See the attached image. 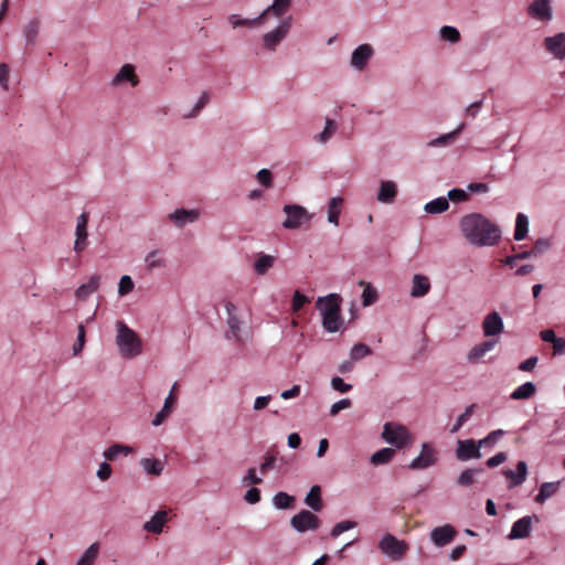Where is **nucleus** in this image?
<instances>
[{"label": "nucleus", "instance_id": "nucleus-54", "mask_svg": "<svg viewBox=\"0 0 565 565\" xmlns=\"http://www.w3.org/2000/svg\"><path fill=\"white\" fill-rule=\"evenodd\" d=\"M85 339H86V331L83 324L78 326V334H77V341L73 345V353L74 355H77L82 352L84 345H85Z\"/></svg>", "mask_w": 565, "mask_h": 565}, {"label": "nucleus", "instance_id": "nucleus-10", "mask_svg": "<svg viewBox=\"0 0 565 565\" xmlns=\"http://www.w3.org/2000/svg\"><path fill=\"white\" fill-rule=\"evenodd\" d=\"M481 447L478 440L475 439H465L458 440L456 457L460 461H467L470 459H479L481 458Z\"/></svg>", "mask_w": 565, "mask_h": 565}, {"label": "nucleus", "instance_id": "nucleus-23", "mask_svg": "<svg viewBox=\"0 0 565 565\" xmlns=\"http://www.w3.org/2000/svg\"><path fill=\"white\" fill-rule=\"evenodd\" d=\"M497 344V340H487L476 344L468 353L467 359L470 363L479 362Z\"/></svg>", "mask_w": 565, "mask_h": 565}, {"label": "nucleus", "instance_id": "nucleus-18", "mask_svg": "<svg viewBox=\"0 0 565 565\" xmlns=\"http://www.w3.org/2000/svg\"><path fill=\"white\" fill-rule=\"evenodd\" d=\"M373 54V49L369 44L358 46L351 57V65L356 70H363Z\"/></svg>", "mask_w": 565, "mask_h": 565}, {"label": "nucleus", "instance_id": "nucleus-48", "mask_svg": "<svg viewBox=\"0 0 565 565\" xmlns=\"http://www.w3.org/2000/svg\"><path fill=\"white\" fill-rule=\"evenodd\" d=\"M475 407L476 405L471 404L465 409V412L461 415L458 416L456 424L450 429L451 434L457 433L470 419V417L473 414Z\"/></svg>", "mask_w": 565, "mask_h": 565}, {"label": "nucleus", "instance_id": "nucleus-52", "mask_svg": "<svg viewBox=\"0 0 565 565\" xmlns=\"http://www.w3.org/2000/svg\"><path fill=\"white\" fill-rule=\"evenodd\" d=\"M356 526V523L354 521H342V522H339L337 523L332 531H331V536L332 537H338L339 535H341L343 532L345 531H349L353 527Z\"/></svg>", "mask_w": 565, "mask_h": 565}, {"label": "nucleus", "instance_id": "nucleus-41", "mask_svg": "<svg viewBox=\"0 0 565 565\" xmlns=\"http://www.w3.org/2000/svg\"><path fill=\"white\" fill-rule=\"evenodd\" d=\"M99 554V543H93L82 555L76 565H93Z\"/></svg>", "mask_w": 565, "mask_h": 565}, {"label": "nucleus", "instance_id": "nucleus-55", "mask_svg": "<svg viewBox=\"0 0 565 565\" xmlns=\"http://www.w3.org/2000/svg\"><path fill=\"white\" fill-rule=\"evenodd\" d=\"M134 286H135L134 281L129 276H127V275L122 276L120 278L119 287H118L119 295L125 296V295L131 292L134 289Z\"/></svg>", "mask_w": 565, "mask_h": 565}, {"label": "nucleus", "instance_id": "nucleus-29", "mask_svg": "<svg viewBox=\"0 0 565 565\" xmlns=\"http://www.w3.org/2000/svg\"><path fill=\"white\" fill-rule=\"evenodd\" d=\"M145 263L148 271H152L157 268H163L167 266V259L161 255L160 250L158 249L150 252L146 256Z\"/></svg>", "mask_w": 565, "mask_h": 565}, {"label": "nucleus", "instance_id": "nucleus-53", "mask_svg": "<svg viewBox=\"0 0 565 565\" xmlns=\"http://www.w3.org/2000/svg\"><path fill=\"white\" fill-rule=\"evenodd\" d=\"M308 302L309 298L302 295L299 290H296L291 301V309L294 312H297Z\"/></svg>", "mask_w": 565, "mask_h": 565}, {"label": "nucleus", "instance_id": "nucleus-31", "mask_svg": "<svg viewBox=\"0 0 565 565\" xmlns=\"http://www.w3.org/2000/svg\"><path fill=\"white\" fill-rule=\"evenodd\" d=\"M305 502L316 512L321 511L323 508L321 500V488L319 486H313L308 492Z\"/></svg>", "mask_w": 565, "mask_h": 565}, {"label": "nucleus", "instance_id": "nucleus-5", "mask_svg": "<svg viewBox=\"0 0 565 565\" xmlns=\"http://www.w3.org/2000/svg\"><path fill=\"white\" fill-rule=\"evenodd\" d=\"M383 439L397 448L405 447L409 440V434L405 426L386 423L382 433Z\"/></svg>", "mask_w": 565, "mask_h": 565}, {"label": "nucleus", "instance_id": "nucleus-7", "mask_svg": "<svg viewBox=\"0 0 565 565\" xmlns=\"http://www.w3.org/2000/svg\"><path fill=\"white\" fill-rule=\"evenodd\" d=\"M292 23V18H285L280 24L273 31L263 36L264 47L275 51L276 46L288 35Z\"/></svg>", "mask_w": 565, "mask_h": 565}, {"label": "nucleus", "instance_id": "nucleus-26", "mask_svg": "<svg viewBox=\"0 0 565 565\" xmlns=\"http://www.w3.org/2000/svg\"><path fill=\"white\" fill-rule=\"evenodd\" d=\"M430 290V281L428 279V277L424 276V275H415L413 277V286H412V291H411V295L412 297L414 298H419V297H424L425 295H427Z\"/></svg>", "mask_w": 565, "mask_h": 565}, {"label": "nucleus", "instance_id": "nucleus-14", "mask_svg": "<svg viewBox=\"0 0 565 565\" xmlns=\"http://www.w3.org/2000/svg\"><path fill=\"white\" fill-rule=\"evenodd\" d=\"M124 83H129L132 87L139 84V78L135 72V66L131 64H125L121 66L119 72L111 79L113 86H119Z\"/></svg>", "mask_w": 565, "mask_h": 565}, {"label": "nucleus", "instance_id": "nucleus-56", "mask_svg": "<svg viewBox=\"0 0 565 565\" xmlns=\"http://www.w3.org/2000/svg\"><path fill=\"white\" fill-rule=\"evenodd\" d=\"M257 180L265 188H271L273 186V174H271V172L268 169L259 170L258 173H257Z\"/></svg>", "mask_w": 565, "mask_h": 565}, {"label": "nucleus", "instance_id": "nucleus-37", "mask_svg": "<svg viewBox=\"0 0 565 565\" xmlns=\"http://www.w3.org/2000/svg\"><path fill=\"white\" fill-rule=\"evenodd\" d=\"M276 258L271 255L260 254L254 264V270L258 275H265L274 266Z\"/></svg>", "mask_w": 565, "mask_h": 565}, {"label": "nucleus", "instance_id": "nucleus-40", "mask_svg": "<svg viewBox=\"0 0 565 565\" xmlns=\"http://www.w3.org/2000/svg\"><path fill=\"white\" fill-rule=\"evenodd\" d=\"M395 455L392 448H383L371 456V463L374 466L388 463Z\"/></svg>", "mask_w": 565, "mask_h": 565}, {"label": "nucleus", "instance_id": "nucleus-63", "mask_svg": "<svg viewBox=\"0 0 565 565\" xmlns=\"http://www.w3.org/2000/svg\"><path fill=\"white\" fill-rule=\"evenodd\" d=\"M245 500L250 504H255V503L259 502L260 501L259 489L250 488L249 490H247V492L245 493Z\"/></svg>", "mask_w": 565, "mask_h": 565}, {"label": "nucleus", "instance_id": "nucleus-4", "mask_svg": "<svg viewBox=\"0 0 565 565\" xmlns=\"http://www.w3.org/2000/svg\"><path fill=\"white\" fill-rule=\"evenodd\" d=\"M379 548L393 561L403 559L409 550L405 541H401L392 534H385L383 536L379 543Z\"/></svg>", "mask_w": 565, "mask_h": 565}, {"label": "nucleus", "instance_id": "nucleus-21", "mask_svg": "<svg viewBox=\"0 0 565 565\" xmlns=\"http://www.w3.org/2000/svg\"><path fill=\"white\" fill-rule=\"evenodd\" d=\"M503 475L505 476L507 479L510 480L509 488L518 487L522 484L526 479L527 465L525 461H519L516 463V472L511 469H507L503 471Z\"/></svg>", "mask_w": 565, "mask_h": 565}, {"label": "nucleus", "instance_id": "nucleus-36", "mask_svg": "<svg viewBox=\"0 0 565 565\" xmlns=\"http://www.w3.org/2000/svg\"><path fill=\"white\" fill-rule=\"evenodd\" d=\"M449 207V202L447 198L440 196L430 202H428L424 210L429 214H439L447 211Z\"/></svg>", "mask_w": 565, "mask_h": 565}, {"label": "nucleus", "instance_id": "nucleus-46", "mask_svg": "<svg viewBox=\"0 0 565 565\" xmlns=\"http://www.w3.org/2000/svg\"><path fill=\"white\" fill-rule=\"evenodd\" d=\"M337 124L334 122V120L327 118L324 129L316 137V139L319 142L326 143L333 136Z\"/></svg>", "mask_w": 565, "mask_h": 565}, {"label": "nucleus", "instance_id": "nucleus-11", "mask_svg": "<svg viewBox=\"0 0 565 565\" xmlns=\"http://www.w3.org/2000/svg\"><path fill=\"white\" fill-rule=\"evenodd\" d=\"M89 215L84 212L77 217L76 231H75V242H74V250L76 253L83 252L87 247V224H88Z\"/></svg>", "mask_w": 565, "mask_h": 565}, {"label": "nucleus", "instance_id": "nucleus-44", "mask_svg": "<svg viewBox=\"0 0 565 565\" xmlns=\"http://www.w3.org/2000/svg\"><path fill=\"white\" fill-rule=\"evenodd\" d=\"M295 498L286 492H278L274 497V504L278 509H290L292 508Z\"/></svg>", "mask_w": 565, "mask_h": 565}, {"label": "nucleus", "instance_id": "nucleus-15", "mask_svg": "<svg viewBox=\"0 0 565 565\" xmlns=\"http://www.w3.org/2000/svg\"><path fill=\"white\" fill-rule=\"evenodd\" d=\"M178 386H179L178 383L173 384V386L170 391V394L168 395V397L164 401L162 409L156 414V416L152 420L153 426L161 425L166 420V418L171 414L172 408L177 402L175 393H177Z\"/></svg>", "mask_w": 565, "mask_h": 565}, {"label": "nucleus", "instance_id": "nucleus-17", "mask_svg": "<svg viewBox=\"0 0 565 565\" xmlns=\"http://www.w3.org/2000/svg\"><path fill=\"white\" fill-rule=\"evenodd\" d=\"M225 309L227 312V326H228V331L226 333V337L228 339L238 340L239 331H241V321L235 315L236 307L232 302L227 301L225 303Z\"/></svg>", "mask_w": 565, "mask_h": 565}, {"label": "nucleus", "instance_id": "nucleus-33", "mask_svg": "<svg viewBox=\"0 0 565 565\" xmlns=\"http://www.w3.org/2000/svg\"><path fill=\"white\" fill-rule=\"evenodd\" d=\"M40 28H41V22L39 19L31 20L23 28V35L25 38V42L28 45H33L35 43V40L40 32Z\"/></svg>", "mask_w": 565, "mask_h": 565}, {"label": "nucleus", "instance_id": "nucleus-61", "mask_svg": "<svg viewBox=\"0 0 565 565\" xmlns=\"http://www.w3.org/2000/svg\"><path fill=\"white\" fill-rule=\"evenodd\" d=\"M111 472H113V469H111L110 465L107 462H103V463H100V466L97 470V477L102 481H106L107 479L110 478Z\"/></svg>", "mask_w": 565, "mask_h": 565}, {"label": "nucleus", "instance_id": "nucleus-8", "mask_svg": "<svg viewBox=\"0 0 565 565\" xmlns=\"http://www.w3.org/2000/svg\"><path fill=\"white\" fill-rule=\"evenodd\" d=\"M291 526L298 532L317 530L320 526V520L308 510H302L290 520Z\"/></svg>", "mask_w": 565, "mask_h": 565}, {"label": "nucleus", "instance_id": "nucleus-19", "mask_svg": "<svg viewBox=\"0 0 565 565\" xmlns=\"http://www.w3.org/2000/svg\"><path fill=\"white\" fill-rule=\"evenodd\" d=\"M169 521L168 511H157L149 521L143 524V530L149 533L160 534L164 524Z\"/></svg>", "mask_w": 565, "mask_h": 565}, {"label": "nucleus", "instance_id": "nucleus-16", "mask_svg": "<svg viewBox=\"0 0 565 565\" xmlns=\"http://www.w3.org/2000/svg\"><path fill=\"white\" fill-rule=\"evenodd\" d=\"M482 329L486 337H493L503 331V321L495 311L486 316L482 322Z\"/></svg>", "mask_w": 565, "mask_h": 565}, {"label": "nucleus", "instance_id": "nucleus-6", "mask_svg": "<svg viewBox=\"0 0 565 565\" xmlns=\"http://www.w3.org/2000/svg\"><path fill=\"white\" fill-rule=\"evenodd\" d=\"M284 212L287 218L282 222V226L288 230L299 228L305 222L310 221L311 216L307 210L297 204H286Z\"/></svg>", "mask_w": 565, "mask_h": 565}, {"label": "nucleus", "instance_id": "nucleus-20", "mask_svg": "<svg viewBox=\"0 0 565 565\" xmlns=\"http://www.w3.org/2000/svg\"><path fill=\"white\" fill-rule=\"evenodd\" d=\"M198 210H185L178 209L173 213L169 215L170 221H172L175 226L183 227L186 223H193L199 218Z\"/></svg>", "mask_w": 565, "mask_h": 565}, {"label": "nucleus", "instance_id": "nucleus-25", "mask_svg": "<svg viewBox=\"0 0 565 565\" xmlns=\"http://www.w3.org/2000/svg\"><path fill=\"white\" fill-rule=\"evenodd\" d=\"M397 195V186L393 181H382L380 191L377 193V200L381 203L391 204L394 202Z\"/></svg>", "mask_w": 565, "mask_h": 565}, {"label": "nucleus", "instance_id": "nucleus-58", "mask_svg": "<svg viewBox=\"0 0 565 565\" xmlns=\"http://www.w3.org/2000/svg\"><path fill=\"white\" fill-rule=\"evenodd\" d=\"M352 402L349 398L340 399L339 402L334 403L330 408V415L335 416L340 411L347 409L351 407Z\"/></svg>", "mask_w": 565, "mask_h": 565}, {"label": "nucleus", "instance_id": "nucleus-64", "mask_svg": "<svg viewBox=\"0 0 565 565\" xmlns=\"http://www.w3.org/2000/svg\"><path fill=\"white\" fill-rule=\"evenodd\" d=\"M537 356H531L527 360L523 361L520 365H519V370L521 371H524V372H531L533 371V369L536 366L537 364Z\"/></svg>", "mask_w": 565, "mask_h": 565}, {"label": "nucleus", "instance_id": "nucleus-39", "mask_svg": "<svg viewBox=\"0 0 565 565\" xmlns=\"http://www.w3.org/2000/svg\"><path fill=\"white\" fill-rule=\"evenodd\" d=\"M535 391H536L535 385L532 382H526V383L520 385L519 387H516L512 392L511 397L513 399H527L534 395Z\"/></svg>", "mask_w": 565, "mask_h": 565}, {"label": "nucleus", "instance_id": "nucleus-62", "mask_svg": "<svg viewBox=\"0 0 565 565\" xmlns=\"http://www.w3.org/2000/svg\"><path fill=\"white\" fill-rule=\"evenodd\" d=\"M507 460V455L505 452H498L497 455H494L493 457L489 458L486 462V465L489 467V468H495L498 466H500L501 463H503L504 461Z\"/></svg>", "mask_w": 565, "mask_h": 565}, {"label": "nucleus", "instance_id": "nucleus-45", "mask_svg": "<svg viewBox=\"0 0 565 565\" xmlns=\"http://www.w3.org/2000/svg\"><path fill=\"white\" fill-rule=\"evenodd\" d=\"M372 354V350L364 343L354 344L350 352L352 361H359Z\"/></svg>", "mask_w": 565, "mask_h": 565}, {"label": "nucleus", "instance_id": "nucleus-35", "mask_svg": "<svg viewBox=\"0 0 565 565\" xmlns=\"http://www.w3.org/2000/svg\"><path fill=\"white\" fill-rule=\"evenodd\" d=\"M529 231V220L523 213H519L515 220L514 239L522 241L526 237Z\"/></svg>", "mask_w": 565, "mask_h": 565}, {"label": "nucleus", "instance_id": "nucleus-2", "mask_svg": "<svg viewBox=\"0 0 565 565\" xmlns=\"http://www.w3.org/2000/svg\"><path fill=\"white\" fill-rule=\"evenodd\" d=\"M342 298L338 294L319 297L316 306L322 316V326L328 332H337L342 326Z\"/></svg>", "mask_w": 565, "mask_h": 565}, {"label": "nucleus", "instance_id": "nucleus-60", "mask_svg": "<svg viewBox=\"0 0 565 565\" xmlns=\"http://www.w3.org/2000/svg\"><path fill=\"white\" fill-rule=\"evenodd\" d=\"M210 102V95L209 93L204 92L199 102L196 103V105L194 106L193 110L191 111V114L189 115L190 117H194L196 116L200 110Z\"/></svg>", "mask_w": 565, "mask_h": 565}, {"label": "nucleus", "instance_id": "nucleus-59", "mask_svg": "<svg viewBox=\"0 0 565 565\" xmlns=\"http://www.w3.org/2000/svg\"><path fill=\"white\" fill-rule=\"evenodd\" d=\"M448 199L452 202H462L468 199V194L461 189H452L448 192Z\"/></svg>", "mask_w": 565, "mask_h": 565}, {"label": "nucleus", "instance_id": "nucleus-42", "mask_svg": "<svg viewBox=\"0 0 565 565\" xmlns=\"http://www.w3.org/2000/svg\"><path fill=\"white\" fill-rule=\"evenodd\" d=\"M132 451V449L128 446H124V445H120V444H115V445H111L110 447H108L105 451H104V457L107 459V460H116L118 456L120 455H128Z\"/></svg>", "mask_w": 565, "mask_h": 565}, {"label": "nucleus", "instance_id": "nucleus-27", "mask_svg": "<svg viewBox=\"0 0 565 565\" xmlns=\"http://www.w3.org/2000/svg\"><path fill=\"white\" fill-rule=\"evenodd\" d=\"M290 6H291V0H274V3L271 6H269L266 10H264L259 17H262V21L269 13L274 14L277 18L282 17L288 11Z\"/></svg>", "mask_w": 565, "mask_h": 565}, {"label": "nucleus", "instance_id": "nucleus-32", "mask_svg": "<svg viewBox=\"0 0 565 565\" xmlns=\"http://www.w3.org/2000/svg\"><path fill=\"white\" fill-rule=\"evenodd\" d=\"M343 199L340 196L332 198L328 205V221L335 226L339 225V216L341 213Z\"/></svg>", "mask_w": 565, "mask_h": 565}, {"label": "nucleus", "instance_id": "nucleus-9", "mask_svg": "<svg viewBox=\"0 0 565 565\" xmlns=\"http://www.w3.org/2000/svg\"><path fill=\"white\" fill-rule=\"evenodd\" d=\"M437 462V451L430 444H423L422 451L409 463L408 468L412 470L426 469L434 466Z\"/></svg>", "mask_w": 565, "mask_h": 565}, {"label": "nucleus", "instance_id": "nucleus-1", "mask_svg": "<svg viewBox=\"0 0 565 565\" xmlns=\"http://www.w3.org/2000/svg\"><path fill=\"white\" fill-rule=\"evenodd\" d=\"M460 228L463 236L471 244L478 246L494 245L501 237L500 228L479 213L463 216L460 221Z\"/></svg>", "mask_w": 565, "mask_h": 565}, {"label": "nucleus", "instance_id": "nucleus-43", "mask_svg": "<svg viewBox=\"0 0 565 565\" xmlns=\"http://www.w3.org/2000/svg\"><path fill=\"white\" fill-rule=\"evenodd\" d=\"M230 23L234 29L238 26L254 28L262 23V17H257L255 19H242L237 14H232L230 17Z\"/></svg>", "mask_w": 565, "mask_h": 565}, {"label": "nucleus", "instance_id": "nucleus-3", "mask_svg": "<svg viewBox=\"0 0 565 565\" xmlns=\"http://www.w3.org/2000/svg\"><path fill=\"white\" fill-rule=\"evenodd\" d=\"M116 343L125 358H135L142 352V342L139 335L122 321H117Z\"/></svg>", "mask_w": 565, "mask_h": 565}, {"label": "nucleus", "instance_id": "nucleus-51", "mask_svg": "<svg viewBox=\"0 0 565 565\" xmlns=\"http://www.w3.org/2000/svg\"><path fill=\"white\" fill-rule=\"evenodd\" d=\"M504 435V430L497 429L491 431L487 437L478 440L480 447H492L502 436Z\"/></svg>", "mask_w": 565, "mask_h": 565}, {"label": "nucleus", "instance_id": "nucleus-28", "mask_svg": "<svg viewBox=\"0 0 565 565\" xmlns=\"http://www.w3.org/2000/svg\"><path fill=\"white\" fill-rule=\"evenodd\" d=\"M559 484V481L542 483L540 487V491L535 497V502L541 504L544 503L548 498L557 493Z\"/></svg>", "mask_w": 565, "mask_h": 565}, {"label": "nucleus", "instance_id": "nucleus-47", "mask_svg": "<svg viewBox=\"0 0 565 565\" xmlns=\"http://www.w3.org/2000/svg\"><path fill=\"white\" fill-rule=\"evenodd\" d=\"M482 471V469H466L458 477L457 483L462 487L471 486L475 482V475Z\"/></svg>", "mask_w": 565, "mask_h": 565}, {"label": "nucleus", "instance_id": "nucleus-24", "mask_svg": "<svg viewBox=\"0 0 565 565\" xmlns=\"http://www.w3.org/2000/svg\"><path fill=\"white\" fill-rule=\"evenodd\" d=\"M532 526L531 516H523L515 521L509 534L510 539H524L530 535Z\"/></svg>", "mask_w": 565, "mask_h": 565}, {"label": "nucleus", "instance_id": "nucleus-38", "mask_svg": "<svg viewBox=\"0 0 565 565\" xmlns=\"http://www.w3.org/2000/svg\"><path fill=\"white\" fill-rule=\"evenodd\" d=\"M462 129H463V124H461L456 130H454L449 134L443 135L436 139L430 140L428 142V146L429 147H443V146L452 143Z\"/></svg>", "mask_w": 565, "mask_h": 565}, {"label": "nucleus", "instance_id": "nucleus-22", "mask_svg": "<svg viewBox=\"0 0 565 565\" xmlns=\"http://www.w3.org/2000/svg\"><path fill=\"white\" fill-rule=\"evenodd\" d=\"M531 17L539 20H550L552 18V11L550 0H534L529 8Z\"/></svg>", "mask_w": 565, "mask_h": 565}, {"label": "nucleus", "instance_id": "nucleus-57", "mask_svg": "<svg viewBox=\"0 0 565 565\" xmlns=\"http://www.w3.org/2000/svg\"><path fill=\"white\" fill-rule=\"evenodd\" d=\"M331 386L333 390L340 393H347L352 388V385L347 384L341 377L338 376L331 380Z\"/></svg>", "mask_w": 565, "mask_h": 565}, {"label": "nucleus", "instance_id": "nucleus-50", "mask_svg": "<svg viewBox=\"0 0 565 565\" xmlns=\"http://www.w3.org/2000/svg\"><path fill=\"white\" fill-rule=\"evenodd\" d=\"M440 35L444 40L451 43H456L460 40L459 31L456 28L449 25H445L440 29Z\"/></svg>", "mask_w": 565, "mask_h": 565}, {"label": "nucleus", "instance_id": "nucleus-49", "mask_svg": "<svg viewBox=\"0 0 565 565\" xmlns=\"http://www.w3.org/2000/svg\"><path fill=\"white\" fill-rule=\"evenodd\" d=\"M361 285L364 286L362 299L364 306H371L377 300L376 289L373 288L370 284H364L361 281Z\"/></svg>", "mask_w": 565, "mask_h": 565}, {"label": "nucleus", "instance_id": "nucleus-12", "mask_svg": "<svg viewBox=\"0 0 565 565\" xmlns=\"http://www.w3.org/2000/svg\"><path fill=\"white\" fill-rule=\"evenodd\" d=\"M544 47L558 60L565 58V33H557L544 40Z\"/></svg>", "mask_w": 565, "mask_h": 565}, {"label": "nucleus", "instance_id": "nucleus-13", "mask_svg": "<svg viewBox=\"0 0 565 565\" xmlns=\"http://www.w3.org/2000/svg\"><path fill=\"white\" fill-rule=\"evenodd\" d=\"M457 532L450 524L435 527L430 533V539L437 546L449 544L456 536Z\"/></svg>", "mask_w": 565, "mask_h": 565}, {"label": "nucleus", "instance_id": "nucleus-34", "mask_svg": "<svg viewBox=\"0 0 565 565\" xmlns=\"http://www.w3.org/2000/svg\"><path fill=\"white\" fill-rule=\"evenodd\" d=\"M140 465L145 471L151 476H160L163 471V463L157 458H143Z\"/></svg>", "mask_w": 565, "mask_h": 565}, {"label": "nucleus", "instance_id": "nucleus-30", "mask_svg": "<svg viewBox=\"0 0 565 565\" xmlns=\"http://www.w3.org/2000/svg\"><path fill=\"white\" fill-rule=\"evenodd\" d=\"M99 286V276L97 275H94L89 278L88 282L86 284H83L81 285L76 291H75V296L78 298V299H85L87 298L90 294H93L94 291L97 290Z\"/></svg>", "mask_w": 565, "mask_h": 565}]
</instances>
